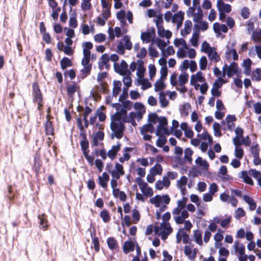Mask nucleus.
<instances>
[{"label":"nucleus","instance_id":"13d9d810","mask_svg":"<svg viewBox=\"0 0 261 261\" xmlns=\"http://www.w3.org/2000/svg\"><path fill=\"white\" fill-rule=\"evenodd\" d=\"M240 177L242 178L244 180V181L246 183L250 185H253V182L252 179L248 176L247 173L246 171H242L241 173V176Z\"/></svg>","mask_w":261,"mask_h":261},{"label":"nucleus","instance_id":"393cba45","mask_svg":"<svg viewBox=\"0 0 261 261\" xmlns=\"http://www.w3.org/2000/svg\"><path fill=\"white\" fill-rule=\"evenodd\" d=\"M138 63V68H137V75L138 77V79H141L144 77V72H145V68L144 67V62L141 60H138L137 61Z\"/></svg>","mask_w":261,"mask_h":261},{"label":"nucleus","instance_id":"864d4df0","mask_svg":"<svg viewBox=\"0 0 261 261\" xmlns=\"http://www.w3.org/2000/svg\"><path fill=\"white\" fill-rule=\"evenodd\" d=\"M165 88L164 80L162 79L158 80L154 85V90L156 92L161 91Z\"/></svg>","mask_w":261,"mask_h":261},{"label":"nucleus","instance_id":"cd10ccee","mask_svg":"<svg viewBox=\"0 0 261 261\" xmlns=\"http://www.w3.org/2000/svg\"><path fill=\"white\" fill-rule=\"evenodd\" d=\"M205 78L203 76L202 73L200 71L198 72L195 74H193L190 79L191 84H195V82L203 83L205 82Z\"/></svg>","mask_w":261,"mask_h":261},{"label":"nucleus","instance_id":"bb28decb","mask_svg":"<svg viewBox=\"0 0 261 261\" xmlns=\"http://www.w3.org/2000/svg\"><path fill=\"white\" fill-rule=\"evenodd\" d=\"M252 63V61L250 59L245 60L243 63L242 66L244 67V72L247 76L250 75L251 73V66Z\"/></svg>","mask_w":261,"mask_h":261},{"label":"nucleus","instance_id":"de8ad7c7","mask_svg":"<svg viewBox=\"0 0 261 261\" xmlns=\"http://www.w3.org/2000/svg\"><path fill=\"white\" fill-rule=\"evenodd\" d=\"M224 231L221 230V229H218L217 233H216L214 237V240L216 242L215 247H218V242L221 241L223 239V234Z\"/></svg>","mask_w":261,"mask_h":261},{"label":"nucleus","instance_id":"c9c22d12","mask_svg":"<svg viewBox=\"0 0 261 261\" xmlns=\"http://www.w3.org/2000/svg\"><path fill=\"white\" fill-rule=\"evenodd\" d=\"M135 244L132 241L125 242L123 246V252L127 254L130 251H132L134 250Z\"/></svg>","mask_w":261,"mask_h":261},{"label":"nucleus","instance_id":"a211bd4d","mask_svg":"<svg viewBox=\"0 0 261 261\" xmlns=\"http://www.w3.org/2000/svg\"><path fill=\"white\" fill-rule=\"evenodd\" d=\"M187 183L188 178L185 176H181L180 179L177 181V187L180 189L182 195H185L187 193L186 186Z\"/></svg>","mask_w":261,"mask_h":261},{"label":"nucleus","instance_id":"49530a36","mask_svg":"<svg viewBox=\"0 0 261 261\" xmlns=\"http://www.w3.org/2000/svg\"><path fill=\"white\" fill-rule=\"evenodd\" d=\"M184 18V13L181 11H179L176 14H175L172 19V21L173 23L175 22H182V21Z\"/></svg>","mask_w":261,"mask_h":261},{"label":"nucleus","instance_id":"b1692460","mask_svg":"<svg viewBox=\"0 0 261 261\" xmlns=\"http://www.w3.org/2000/svg\"><path fill=\"white\" fill-rule=\"evenodd\" d=\"M208 59L212 63H217L220 60V57L216 51V49L214 47L207 54Z\"/></svg>","mask_w":261,"mask_h":261},{"label":"nucleus","instance_id":"f257e3e1","mask_svg":"<svg viewBox=\"0 0 261 261\" xmlns=\"http://www.w3.org/2000/svg\"><path fill=\"white\" fill-rule=\"evenodd\" d=\"M124 122L130 123L133 126L137 124L135 120L132 119L129 116H127V113H124L120 116L118 115V113L111 115L110 127L112 132V138L115 137L118 139H120L123 137L124 130L123 123Z\"/></svg>","mask_w":261,"mask_h":261},{"label":"nucleus","instance_id":"3c124183","mask_svg":"<svg viewBox=\"0 0 261 261\" xmlns=\"http://www.w3.org/2000/svg\"><path fill=\"white\" fill-rule=\"evenodd\" d=\"M174 45L178 47H183L186 49H188V45L186 42V41L182 39H176L174 41Z\"/></svg>","mask_w":261,"mask_h":261},{"label":"nucleus","instance_id":"9d476101","mask_svg":"<svg viewBox=\"0 0 261 261\" xmlns=\"http://www.w3.org/2000/svg\"><path fill=\"white\" fill-rule=\"evenodd\" d=\"M114 67L115 71L121 75L130 74V71L127 68L128 65L124 60L120 63H115Z\"/></svg>","mask_w":261,"mask_h":261},{"label":"nucleus","instance_id":"5701e85b","mask_svg":"<svg viewBox=\"0 0 261 261\" xmlns=\"http://www.w3.org/2000/svg\"><path fill=\"white\" fill-rule=\"evenodd\" d=\"M213 29L215 33L217 35H220L221 32L226 33L228 31V28L225 24H220L216 22L213 24Z\"/></svg>","mask_w":261,"mask_h":261},{"label":"nucleus","instance_id":"412c9836","mask_svg":"<svg viewBox=\"0 0 261 261\" xmlns=\"http://www.w3.org/2000/svg\"><path fill=\"white\" fill-rule=\"evenodd\" d=\"M57 48L59 50L63 51L68 56H71L74 53V50L70 47V46L65 45L62 42H59L58 43Z\"/></svg>","mask_w":261,"mask_h":261},{"label":"nucleus","instance_id":"e2e57ef3","mask_svg":"<svg viewBox=\"0 0 261 261\" xmlns=\"http://www.w3.org/2000/svg\"><path fill=\"white\" fill-rule=\"evenodd\" d=\"M214 47L210 46L208 43H207L206 41H204L202 43L200 50L201 51L207 54Z\"/></svg>","mask_w":261,"mask_h":261},{"label":"nucleus","instance_id":"052dcab7","mask_svg":"<svg viewBox=\"0 0 261 261\" xmlns=\"http://www.w3.org/2000/svg\"><path fill=\"white\" fill-rule=\"evenodd\" d=\"M61 68L63 69H66L68 67H70L72 65L71 62L69 59L67 57L63 58L60 62Z\"/></svg>","mask_w":261,"mask_h":261},{"label":"nucleus","instance_id":"9b49d317","mask_svg":"<svg viewBox=\"0 0 261 261\" xmlns=\"http://www.w3.org/2000/svg\"><path fill=\"white\" fill-rule=\"evenodd\" d=\"M33 95L34 96V100L37 103L38 106V109H41L42 107V97L41 91L39 88L38 85L36 83L33 85Z\"/></svg>","mask_w":261,"mask_h":261},{"label":"nucleus","instance_id":"8fccbe9b","mask_svg":"<svg viewBox=\"0 0 261 261\" xmlns=\"http://www.w3.org/2000/svg\"><path fill=\"white\" fill-rule=\"evenodd\" d=\"M196 164L201 167L204 170H208V164L206 160H203L202 158L199 156L195 161Z\"/></svg>","mask_w":261,"mask_h":261},{"label":"nucleus","instance_id":"37998d69","mask_svg":"<svg viewBox=\"0 0 261 261\" xmlns=\"http://www.w3.org/2000/svg\"><path fill=\"white\" fill-rule=\"evenodd\" d=\"M133 150V148L130 147H125L124 149L125 152L123 155L119 158V161L121 163H123L125 161H128L130 159V155L128 153V152H130Z\"/></svg>","mask_w":261,"mask_h":261},{"label":"nucleus","instance_id":"aec40b11","mask_svg":"<svg viewBox=\"0 0 261 261\" xmlns=\"http://www.w3.org/2000/svg\"><path fill=\"white\" fill-rule=\"evenodd\" d=\"M156 27L158 29V34L159 36L161 37H165L167 39H169L171 37V32L168 30L165 31L162 26V23L156 22Z\"/></svg>","mask_w":261,"mask_h":261},{"label":"nucleus","instance_id":"6e6d98bb","mask_svg":"<svg viewBox=\"0 0 261 261\" xmlns=\"http://www.w3.org/2000/svg\"><path fill=\"white\" fill-rule=\"evenodd\" d=\"M138 81L139 83V84L142 85V88L143 90L147 89L151 87V83L147 79L142 78L141 79H138Z\"/></svg>","mask_w":261,"mask_h":261},{"label":"nucleus","instance_id":"4d7b16f0","mask_svg":"<svg viewBox=\"0 0 261 261\" xmlns=\"http://www.w3.org/2000/svg\"><path fill=\"white\" fill-rule=\"evenodd\" d=\"M199 23L195 24L194 25V28L196 29V31H199L201 29L202 31H204L207 30L208 29V23L206 21H200Z\"/></svg>","mask_w":261,"mask_h":261},{"label":"nucleus","instance_id":"09e8293b","mask_svg":"<svg viewBox=\"0 0 261 261\" xmlns=\"http://www.w3.org/2000/svg\"><path fill=\"white\" fill-rule=\"evenodd\" d=\"M154 128L152 124L149 123L144 125L141 129V134H144L145 133L149 132L152 133L154 132Z\"/></svg>","mask_w":261,"mask_h":261},{"label":"nucleus","instance_id":"7ed1b4c3","mask_svg":"<svg viewBox=\"0 0 261 261\" xmlns=\"http://www.w3.org/2000/svg\"><path fill=\"white\" fill-rule=\"evenodd\" d=\"M189 74L186 71L182 72L179 75L173 73L170 76V83L172 86L176 87L177 90L181 93H184L187 91L185 85L188 83Z\"/></svg>","mask_w":261,"mask_h":261},{"label":"nucleus","instance_id":"1a4fd4ad","mask_svg":"<svg viewBox=\"0 0 261 261\" xmlns=\"http://www.w3.org/2000/svg\"><path fill=\"white\" fill-rule=\"evenodd\" d=\"M225 57L227 61L237 60L239 56L236 49L233 48V44H228L226 46Z\"/></svg>","mask_w":261,"mask_h":261},{"label":"nucleus","instance_id":"f03ea898","mask_svg":"<svg viewBox=\"0 0 261 261\" xmlns=\"http://www.w3.org/2000/svg\"><path fill=\"white\" fill-rule=\"evenodd\" d=\"M188 199L183 197L178 199L177 202V206L172 210V215L175 222L178 224H184V230H190L192 224L189 220H185L189 217V213L185 209Z\"/></svg>","mask_w":261,"mask_h":261},{"label":"nucleus","instance_id":"0eeeda50","mask_svg":"<svg viewBox=\"0 0 261 261\" xmlns=\"http://www.w3.org/2000/svg\"><path fill=\"white\" fill-rule=\"evenodd\" d=\"M238 66L235 62L231 63L229 65L225 64L222 68V77H224L227 74L228 77H231L238 72Z\"/></svg>","mask_w":261,"mask_h":261},{"label":"nucleus","instance_id":"a18cd8bd","mask_svg":"<svg viewBox=\"0 0 261 261\" xmlns=\"http://www.w3.org/2000/svg\"><path fill=\"white\" fill-rule=\"evenodd\" d=\"M162 166L159 164H156L150 170V173L154 175H161L162 172Z\"/></svg>","mask_w":261,"mask_h":261},{"label":"nucleus","instance_id":"e433bc0d","mask_svg":"<svg viewBox=\"0 0 261 261\" xmlns=\"http://www.w3.org/2000/svg\"><path fill=\"white\" fill-rule=\"evenodd\" d=\"M120 42L125 47L126 49L130 50L132 49V43L129 36H124Z\"/></svg>","mask_w":261,"mask_h":261},{"label":"nucleus","instance_id":"5fc2aeb1","mask_svg":"<svg viewBox=\"0 0 261 261\" xmlns=\"http://www.w3.org/2000/svg\"><path fill=\"white\" fill-rule=\"evenodd\" d=\"M191 106L189 103L184 104L180 109V114L182 116H187L189 115Z\"/></svg>","mask_w":261,"mask_h":261},{"label":"nucleus","instance_id":"c756f323","mask_svg":"<svg viewBox=\"0 0 261 261\" xmlns=\"http://www.w3.org/2000/svg\"><path fill=\"white\" fill-rule=\"evenodd\" d=\"M169 43V40H168L167 42H165L158 38L152 40V44H156L159 47V48L162 50L163 54L165 53V48Z\"/></svg>","mask_w":261,"mask_h":261},{"label":"nucleus","instance_id":"20e7f679","mask_svg":"<svg viewBox=\"0 0 261 261\" xmlns=\"http://www.w3.org/2000/svg\"><path fill=\"white\" fill-rule=\"evenodd\" d=\"M149 201L155 207L161 209V211H165L168 208L167 205L170 202V198L167 194L157 195L150 198Z\"/></svg>","mask_w":261,"mask_h":261},{"label":"nucleus","instance_id":"f8f14e48","mask_svg":"<svg viewBox=\"0 0 261 261\" xmlns=\"http://www.w3.org/2000/svg\"><path fill=\"white\" fill-rule=\"evenodd\" d=\"M176 242L180 243L182 240V242L184 244L189 243L190 241L189 234L184 230V228H180L177 232L176 236Z\"/></svg>","mask_w":261,"mask_h":261},{"label":"nucleus","instance_id":"473e14b6","mask_svg":"<svg viewBox=\"0 0 261 261\" xmlns=\"http://www.w3.org/2000/svg\"><path fill=\"white\" fill-rule=\"evenodd\" d=\"M243 197L244 200L249 205L250 210L254 211L256 207V204L254 200L247 195H244Z\"/></svg>","mask_w":261,"mask_h":261},{"label":"nucleus","instance_id":"39448f33","mask_svg":"<svg viewBox=\"0 0 261 261\" xmlns=\"http://www.w3.org/2000/svg\"><path fill=\"white\" fill-rule=\"evenodd\" d=\"M154 231L161 237L163 240H165L172 232V228L170 223L162 222L159 225L155 226Z\"/></svg>","mask_w":261,"mask_h":261},{"label":"nucleus","instance_id":"dca6fc26","mask_svg":"<svg viewBox=\"0 0 261 261\" xmlns=\"http://www.w3.org/2000/svg\"><path fill=\"white\" fill-rule=\"evenodd\" d=\"M217 8L218 12L229 13L232 10L231 6L222 1H217Z\"/></svg>","mask_w":261,"mask_h":261},{"label":"nucleus","instance_id":"774afa93","mask_svg":"<svg viewBox=\"0 0 261 261\" xmlns=\"http://www.w3.org/2000/svg\"><path fill=\"white\" fill-rule=\"evenodd\" d=\"M207 60L205 56L201 57L199 60V67L201 70H204L206 68Z\"/></svg>","mask_w":261,"mask_h":261},{"label":"nucleus","instance_id":"2f4dec72","mask_svg":"<svg viewBox=\"0 0 261 261\" xmlns=\"http://www.w3.org/2000/svg\"><path fill=\"white\" fill-rule=\"evenodd\" d=\"M122 84L120 81H114L113 82V96L116 97L121 90Z\"/></svg>","mask_w":261,"mask_h":261},{"label":"nucleus","instance_id":"338daca9","mask_svg":"<svg viewBox=\"0 0 261 261\" xmlns=\"http://www.w3.org/2000/svg\"><path fill=\"white\" fill-rule=\"evenodd\" d=\"M160 102L161 107L163 108L167 107L168 105V101L167 100L164 93L162 92H160Z\"/></svg>","mask_w":261,"mask_h":261},{"label":"nucleus","instance_id":"4468645a","mask_svg":"<svg viewBox=\"0 0 261 261\" xmlns=\"http://www.w3.org/2000/svg\"><path fill=\"white\" fill-rule=\"evenodd\" d=\"M197 253V249L192 248V247L189 245H186L184 247V253L190 259H195Z\"/></svg>","mask_w":261,"mask_h":261},{"label":"nucleus","instance_id":"ea45409f","mask_svg":"<svg viewBox=\"0 0 261 261\" xmlns=\"http://www.w3.org/2000/svg\"><path fill=\"white\" fill-rule=\"evenodd\" d=\"M107 242L111 250H117L118 248L117 241L114 238L110 237L108 238Z\"/></svg>","mask_w":261,"mask_h":261},{"label":"nucleus","instance_id":"72a5a7b5","mask_svg":"<svg viewBox=\"0 0 261 261\" xmlns=\"http://www.w3.org/2000/svg\"><path fill=\"white\" fill-rule=\"evenodd\" d=\"M236 253H238L239 255H242L245 252L244 245L240 243L239 241H235L233 246Z\"/></svg>","mask_w":261,"mask_h":261},{"label":"nucleus","instance_id":"f704fd0d","mask_svg":"<svg viewBox=\"0 0 261 261\" xmlns=\"http://www.w3.org/2000/svg\"><path fill=\"white\" fill-rule=\"evenodd\" d=\"M79 89V87L75 83L70 84L67 86V95L69 97H72L73 94L76 92Z\"/></svg>","mask_w":261,"mask_h":261},{"label":"nucleus","instance_id":"6e6552de","mask_svg":"<svg viewBox=\"0 0 261 261\" xmlns=\"http://www.w3.org/2000/svg\"><path fill=\"white\" fill-rule=\"evenodd\" d=\"M82 60V64L83 68L81 72L84 74V77L89 74L91 69V64H89L91 54L88 51H85Z\"/></svg>","mask_w":261,"mask_h":261},{"label":"nucleus","instance_id":"c85d7f7f","mask_svg":"<svg viewBox=\"0 0 261 261\" xmlns=\"http://www.w3.org/2000/svg\"><path fill=\"white\" fill-rule=\"evenodd\" d=\"M134 108L136 110V113L137 114L138 118L141 119L143 115L145 112V109L144 106L141 103L136 102L134 105Z\"/></svg>","mask_w":261,"mask_h":261},{"label":"nucleus","instance_id":"680f3d73","mask_svg":"<svg viewBox=\"0 0 261 261\" xmlns=\"http://www.w3.org/2000/svg\"><path fill=\"white\" fill-rule=\"evenodd\" d=\"M251 39L254 42H261V29L258 31L252 33Z\"/></svg>","mask_w":261,"mask_h":261},{"label":"nucleus","instance_id":"ddd939ff","mask_svg":"<svg viewBox=\"0 0 261 261\" xmlns=\"http://www.w3.org/2000/svg\"><path fill=\"white\" fill-rule=\"evenodd\" d=\"M155 30L153 29L150 31L142 32L141 34V39L144 43H149L150 41L152 42V40H154Z\"/></svg>","mask_w":261,"mask_h":261},{"label":"nucleus","instance_id":"f3484780","mask_svg":"<svg viewBox=\"0 0 261 261\" xmlns=\"http://www.w3.org/2000/svg\"><path fill=\"white\" fill-rule=\"evenodd\" d=\"M50 108L47 110L48 114L46 116L47 121L45 123V129L47 135H53L54 134V128L51 122L50 121L53 117L49 115Z\"/></svg>","mask_w":261,"mask_h":261},{"label":"nucleus","instance_id":"0e129e2a","mask_svg":"<svg viewBox=\"0 0 261 261\" xmlns=\"http://www.w3.org/2000/svg\"><path fill=\"white\" fill-rule=\"evenodd\" d=\"M99 215L104 222L107 223L110 220V216L107 210L101 211Z\"/></svg>","mask_w":261,"mask_h":261},{"label":"nucleus","instance_id":"69168bd1","mask_svg":"<svg viewBox=\"0 0 261 261\" xmlns=\"http://www.w3.org/2000/svg\"><path fill=\"white\" fill-rule=\"evenodd\" d=\"M90 231L91 236L92 240V242L94 245V249L96 251L98 252L99 250V244L98 239L96 237H95L94 235L93 234L92 232L91 229H89Z\"/></svg>","mask_w":261,"mask_h":261},{"label":"nucleus","instance_id":"4c0bfd02","mask_svg":"<svg viewBox=\"0 0 261 261\" xmlns=\"http://www.w3.org/2000/svg\"><path fill=\"white\" fill-rule=\"evenodd\" d=\"M38 218L40 220L39 227L44 230H46L48 227L46 216L44 214L38 215Z\"/></svg>","mask_w":261,"mask_h":261},{"label":"nucleus","instance_id":"a878e982","mask_svg":"<svg viewBox=\"0 0 261 261\" xmlns=\"http://www.w3.org/2000/svg\"><path fill=\"white\" fill-rule=\"evenodd\" d=\"M121 145L120 143H117L116 145H113L112 148L109 150L107 155L109 158L112 160H114L116 155L117 153L120 149Z\"/></svg>","mask_w":261,"mask_h":261},{"label":"nucleus","instance_id":"58836bf2","mask_svg":"<svg viewBox=\"0 0 261 261\" xmlns=\"http://www.w3.org/2000/svg\"><path fill=\"white\" fill-rule=\"evenodd\" d=\"M202 237V233L200 230L197 229L194 231V238L195 241L200 246H202L203 245Z\"/></svg>","mask_w":261,"mask_h":261},{"label":"nucleus","instance_id":"bf43d9fd","mask_svg":"<svg viewBox=\"0 0 261 261\" xmlns=\"http://www.w3.org/2000/svg\"><path fill=\"white\" fill-rule=\"evenodd\" d=\"M252 79L255 81H260L261 80V69L256 68L252 72Z\"/></svg>","mask_w":261,"mask_h":261},{"label":"nucleus","instance_id":"6ab92c4d","mask_svg":"<svg viewBox=\"0 0 261 261\" xmlns=\"http://www.w3.org/2000/svg\"><path fill=\"white\" fill-rule=\"evenodd\" d=\"M110 57L107 54L102 55L98 63V68L100 70H103L105 68L108 69L109 67V62Z\"/></svg>","mask_w":261,"mask_h":261},{"label":"nucleus","instance_id":"2eb2a0df","mask_svg":"<svg viewBox=\"0 0 261 261\" xmlns=\"http://www.w3.org/2000/svg\"><path fill=\"white\" fill-rule=\"evenodd\" d=\"M124 174L123 166L118 163L115 164V169L111 172L113 178L119 179L120 176Z\"/></svg>","mask_w":261,"mask_h":261},{"label":"nucleus","instance_id":"79ce46f5","mask_svg":"<svg viewBox=\"0 0 261 261\" xmlns=\"http://www.w3.org/2000/svg\"><path fill=\"white\" fill-rule=\"evenodd\" d=\"M249 174L256 178L257 180L258 185L261 188V173L259 171H256L255 169H250L249 171Z\"/></svg>","mask_w":261,"mask_h":261},{"label":"nucleus","instance_id":"603ef678","mask_svg":"<svg viewBox=\"0 0 261 261\" xmlns=\"http://www.w3.org/2000/svg\"><path fill=\"white\" fill-rule=\"evenodd\" d=\"M199 39V31H195L193 33L192 36L190 39V42L193 46H198V41Z\"/></svg>","mask_w":261,"mask_h":261},{"label":"nucleus","instance_id":"a19ab883","mask_svg":"<svg viewBox=\"0 0 261 261\" xmlns=\"http://www.w3.org/2000/svg\"><path fill=\"white\" fill-rule=\"evenodd\" d=\"M111 106L115 108V109H116V112L114 114H116L117 113H118V115H119V116H120L124 113H126V110L124 109V108H123L122 103H112Z\"/></svg>","mask_w":261,"mask_h":261},{"label":"nucleus","instance_id":"7c9ffc66","mask_svg":"<svg viewBox=\"0 0 261 261\" xmlns=\"http://www.w3.org/2000/svg\"><path fill=\"white\" fill-rule=\"evenodd\" d=\"M192 26V22L190 20H187L185 22L184 29L181 30V35L182 36H186L190 34L191 31Z\"/></svg>","mask_w":261,"mask_h":261},{"label":"nucleus","instance_id":"4be33fe9","mask_svg":"<svg viewBox=\"0 0 261 261\" xmlns=\"http://www.w3.org/2000/svg\"><path fill=\"white\" fill-rule=\"evenodd\" d=\"M170 181L167 177H163L162 180H158L155 183V188L157 190H161L164 187H168L170 186Z\"/></svg>","mask_w":261,"mask_h":261},{"label":"nucleus","instance_id":"423d86ee","mask_svg":"<svg viewBox=\"0 0 261 261\" xmlns=\"http://www.w3.org/2000/svg\"><path fill=\"white\" fill-rule=\"evenodd\" d=\"M159 125L156 129V136L169 135V130L167 128V120L165 117H160L159 120Z\"/></svg>","mask_w":261,"mask_h":261},{"label":"nucleus","instance_id":"c03bdc74","mask_svg":"<svg viewBox=\"0 0 261 261\" xmlns=\"http://www.w3.org/2000/svg\"><path fill=\"white\" fill-rule=\"evenodd\" d=\"M203 12L201 10V9L200 8V7H199L197 9V12H196L193 15V21L195 22H198V23L200 22L201 21V20H202V18L203 17Z\"/></svg>","mask_w":261,"mask_h":261}]
</instances>
